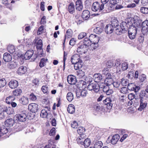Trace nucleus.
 Masks as SVG:
<instances>
[{"instance_id": "a878e982", "label": "nucleus", "mask_w": 148, "mask_h": 148, "mask_svg": "<svg viewBox=\"0 0 148 148\" xmlns=\"http://www.w3.org/2000/svg\"><path fill=\"white\" fill-rule=\"evenodd\" d=\"M93 79L96 82H99L102 79V76L99 73L95 74L93 76Z\"/></svg>"}, {"instance_id": "774afa93", "label": "nucleus", "mask_w": 148, "mask_h": 148, "mask_svg": "<svg viewBox=\"0 0 148 148\" xmlns=\"http://www.w3.org/2000/svg\"><path fill=\"white\" fill-rule=\"evenodd\" d=\"M128 34L129 37L130 39H133L135 38L136 35V33L128 32Z\"/></svg>"}, {"instance_id": "680f3d73", "label": "nucleus", "mask_w": 148, "mask_h": 148, "mask_svg": "<svg viewBox=\"0 0 148 148\" xmlns=\"http://www.w3.org/2000/svg\"><path fill=\"white\" fill-rule=\"evenodd\" d=\"M128 68V65L127 63L124 62L121 65V69L123 71H125L127 70Z\"/></svg>"}, {"instance_id": "c756f323", "label": "nucleus", "mask_w": 148, "mask_h": 148, "mask_svg": "<svg viewBox=\"0 0 148 148\" xmlns=\"http://www.w3.org/2000/svg\"><path fill=\"white\" fill-rule=\"evenodd\" d=\"M140 103V107L138 108V110L141 111L147 105V103L143 102V99H140L139 101Z\"/></svg>"}, {"instance_id": "de8ad7c7", "label": "nucleus", "mask_w": 148, "mask_h": 148, "mask_svg": "<svg viewBox=\"0 0 148 148\" xmlns=\"http://www.w3.org/2000/svg\"><path fill=\"white\" fill-rule=\"evenodd\" d=\"M112 85L114 88L119 89L121 87V84L120 82H113Z\"/></svg>"}, {"instance_id": "4be33fe9", "label": "nucleus", "mask_w": 148, "mask_h": 148, "mask_svg": "<svg viewBox=\"0 0 148 148\" xmlns=\"http://www.w3.org/2000/svg\"><path fill=\"white\" fill-rule=\"evenodd\" d=\"M113 82V79L112 78V75L111 77H106L104 81L105 84L108 86H110L112 85Z\"/></svg>"}, {"instance_id": "49530a36", "label": "nucleus", "mask_w": 148, "mask_h": 148, "mask_svg": "<svg viewBox=\"0 0 148 148\" xmlns=\"http://www.w3.org/2000/svg\"><path fill=\"white\" fill-rule=\"evenodd\" d=\"M42 46V41L41 39L39 40L36 43V46L37 49L40 50Z\"/></svg>"}, {"instance_id": "dca6fc26", "label": "nucleus", "mask_w": 148, "mask_h": 148, "mask_svg": "<svg viewBox=\"0 0 148 148\" xmlns=\"http://www.w3.org/2000/svg\"><path fill=\"white\" fill-rule=\"evenodd\" d=\"M89 37L91 43H98L99 40V37L95 34H92Z\"/></svg>"}, {"instance_id": "a18cd8bd", "label": "nucleus", "mask_w": 148, "mask_h": 148, "mask_svg": "<svg viewBox=\"0 0 148 148\" xmlns=\"http://www.w3.org/2000/svg\"><path fill=\"white\" fill-rule=\"evenodd\" d=\"M109 86L105 85V84L102 83L101 84L100 86V88H103V90L104 92H106L109 89H110Z\"/></svg>"}, {"instance_id": "7ed1b4c3", "label": "nucleus", "mask_w": 148, "mask_h": 148, "mask_svg": "<svg viewBox=\"0 0 148 148\" xmlns=\"http://www.w3.org/2000/svg\"><path fill=\"white\" fill-rule=\"evenodd\" d=\"M141 32L143 35H146L148 32V20H146L142 23Z\"/></svg>"}, {"instance_id": "423d86ee", "label": "nucleus", "mask_w": 148, "mask_h": 148, "mask_svg": "<svg viewBox=\"0 0 148 148\" xmlns=\"http://www.w3.org/2000/svg\"><path fill=\"white\" fill-rule=\"evenodd\" d=\"M127 88L129 90L134 91L135 92H137L140 90V88L136 85L134 83H130L128 84Z\"/></svg>"}, {"instance_id": "7c9ffc66", "label": "nucleus", "mask_w": 148, "mask_h": 148, "mask_svg": "<svg viewBox=\"0 0 148 148\" xmlns=\"http://www.w3.org/2000/svg\"><path fill=\"white\" fill-rule=\"evenodd\" d=\"M8 132V129L5 126L0 127V136L6 134Z\"/></svg>"}, {"instance_id": "0e129e2a", "label": "nucleus", "mask_w": 148, "mask_h": 148, "mask_svg": "<svg viewBox=\"0 0 148 148\" xmlns=\"http://www.w3.org/2000/svg\"><path fill=\"white\" fill-rule=\"evenodd\" d=\"M98 46V43H94L93 42H92L89 45L92 50L96 48Z\"/></svg>"}, {"instance_id": "a211bd4d", "label": "nucleus", "mask_w": 148, "mask_h": 148, "mask_svg": "<svg viewBox=\"0 0 148 148\" xmlns=\"http://www.w3.org/2000/svg\"><path fill=\"white\" fill-rule=\"evenodd\" d=\"M90 16V13L87 10L83 11L82 14V17L84 20L88 19Z\"/></svg>"}, {"instance_id": "bf43d9fd", "label": "nucleus", "mask_w": 148, "mask_h": 148, "mask_svg": "<svg viewBox=\"0 0 148 148\" xmlns=\"http://www.w3.org/2000/svg\"><path fill=\"white\" fill-rule=\"evenodd\" d=\"M6 84V82L4 78L0 79V88H2Z\"/></svg>"}, {"instance_id": "a19ab883", "label": "nucleus", "mask_w": 148, "mask_h": 148, "mask_svg": "<svg viewBox=\"0 0 148 148\" xmlns=\"http://www.w3.org/2000/svg\"><path fill=\"white\" fill-rule=\"evenodd\" d=\"M91 143V140L89 138H87L84 140L82 145H84L86 148L89 146Z\"/></svg>"}, {"instance_id": "6e6552de", "label": "nucleus", "mask_w": 148, "mask_h": 148, "mask_svg": "<svg viewBox=\"0 0 148 148\" xmlns=\"http://www.w3.org/2000/svg\"><path fill=\"white\" fill-rule=\"evenodd\" d=\"M88 48L84 45H82L78 47L77 49V52L80 54H82L86 53Z\"/></svg>"}, {"instance_id": "c9c22d12", "label": "nucleus", "mask_w": 148, "mask_h": 148, "mask_svg": "<svg viewBox=\"0 0 148 148\" xmlns=\"http://www.w3.org/2000/svg\"><path fill=\"white\" fill-rule=\"evenodd\" d=\"M141 23V21L140 20H135V21L134 22V23L132 22V25L136 27L138 29V28L140 27V24Z\"/></svg>"}, {"instance_id": "1a4fd4ad", "label": "nucleus", "mask_w": 148, "mask_h": 148, "mask_svg": "<svg viewBox=\"0 0 148 148\" xmlns=\"http://www.w3.org/2000/svg\"><path fill=\"white\" fill-rule=\"evenodd\" d=\"M19 66L18 62L16 61H12L7 63V67L9 69H16Z\"/></svg>"}, {"instance_id": "3c124183", "label": "nucleus", "mask_w": 148, "mask_h": 148, "mask_svg": "<svg viewBox=\"0 0 148 148\" xmlns=\"http://www.w3.org/2000/svg\"><path fill=\"white\" fill-rule=\"evenodd\" d=\"M102 145V142L101 141H99L95 143L94 147L95 148H101Z\"/></svg>"}, {"instance_id": "f257e3e1", "label": "nucleus", "mask_w": 148, "mask_h": 148, "mask_svg": "<svg viewBox=\"0 0 148 148\" xmlns=\"http://www.w3.org/2000/svg\"><path fill=\"white\" fill-rule=\"evenodd\" d=\"M126 21L122 22L120 25L123 33H125L127 30L128 28V26H130L132 25V21L130 19H127Z\"/></svg>"}, {"instance_id": "20e7f679", "label": "nucleus", "mask_w": 148, "mask_h": 148, "mask_svg": "<svg viewBox=\"0 0 148 148\" xmlns=\"http://www.w3.org/2000/svg\"><path fill=\"white\" fill-rule=\"evenodd\" d=\"M100 86L97 84L92 83L88 85L87 88L89 90H93L95 92H97L99 90Z\"/></svg>"}, {"instance_id": "09e8293b", "label": "nucleus", "mask_w": 148, "mask_h": 148, "mask_svg": "<svg viewBox=\"0 0 148 148\" xmlns=\"http://www.w3.org/2000/svg\"><path fill=\"white\" fill-rule=\"evenodd\" d=\"M102 31V28L99 27H97L94 29V32L96 34H99L101 33Z\"/></svg>"}, {"instance_id": "f3484780", "label": "nucleus", "mask_w": 148, "mask_h": 148, "mask_svg": "<svg viewBox=\"0 0 148 148\" xmlns=\"http://www.w3.org/2000/svg\"><path fill=\"white\" fill-rule=\"evenodd\" d=\"M67 80L68 83L71 85L75 84L76 83L75 77L72 75H69L67 78Z\"/></svg>"}, {"instance_id": "5701e85b", "label": "nucleus", "mask_w": 148, "mask_h": 148, "mask_svg": "<svg viewBox=\"0 0 148 148\" xmlns=\"http://www.w3.org/2000/svg\"><path fill=\"white\" fill-rule=\"evenodd\" d=\"M14 122V120L12 118H10L7 119L5 121V123L6 126L11 127L13 125Z\"/></svg>"}, {"instance_id": "393cba45", "label": "nucleus", "mask_w": 148, "mask_h": 148, "mask_svg": "<svg viewBox=\"0 0 148 148\" xmlns=\"http://www.w3.org/2000/svg\"><path fill=\"white\" fill-rule=\"evenodd\" d=\"M3 111L6 112L8 114H12L13 112V109L10 107L7 108L6 107H4L2 109Z\"/></svg>"}, {"instance_id": "603ef678", "label": "nucleus", "mask_w": 148, "mask_h": 148, "mask_svg": "<svg viewBox=\"0 0 148 148\" xmlns=\"http://www.w3.org/2000/svg\"><path fill=\"white\" fill-rule=\"evenodd\" d=\"M77 140L78 144L83 145L84 140V138H83L82 135L80 136L79 137L77 138Z\"/></svg>"}, {"instance_id": "473e14b6", "label": "nucleus", "mask_w": 148, "mask_h": 148, "mask_svg": "<svg viewBox=\"0 0 148 148\" xmlns=\"http://www.w3.org/2000/svg\"><path fill=\"white\" fill-rule=\"evenodd\" d=\"M83 65V62L81 60V61L76 63L74 64V68L75 70H78L81 69Z\"/></svg>"}, {"instance_id": "052dcab7", "label": "nucleus", "mask_w": 148, "mask_h": 148, "mask_svg": "<svg viewBox=\"0 0 148 148\" xmlns=\"http://www.w3.org/2000/svg\"><path fill=\"white\" fill-rule=\"evenodd\" d=\"M41 89L43 92L45 94H47L48 93V87L47 86H42Z\"/></svg>"}, {"instance_id": "cd10ccee", "label": "nucleus", "mask_w": 148, "mask_h": 148, "mask_svg": "<svg viewBox=\"0 0 148 148\" xmlns=\"http://www.w3.org/2000/svg\"><path fill=\"white\" fill-rule=\"evenodd\" d=\"M119 137V136L117 134H115L113 136L111 140L112 144H116L118 141Z\"/></svg>"}, {"instance_id": "864d4df0", "label": "nucleus", "mask_w": 148, "mask_h": 148, "mask_svg": "<svg viewBox=\"0 0 148 148\" xmlns=\"http://www.w3.org/2000/svg\"><path fill=\"white\" fill-rule=\"evenodd\" d=\"M47 60V59H45L44 58L41 59L40 62V66L41 68L43 67L45 65V63Z\"/></svg>"}, {"instance_id": "c03bdc74", "label": "nucleus", "mask_w": 148, "mask_h": 148, "mask_svg": "<svg viewBox=\"0 0 148 148\" xmlns=\"http://www.w3.org/2000/svg\"><path fill=\"white\" fill-rule=\"evenodd\" d=\"M22 93V90L21 89L17 88L15 89L13 92V95L15 96L20 95Z\"/></svg>"}, {"instance_id": "58836bf2", "label": "nucleus", "mask_w": 148, "mask_h": 148, "mask_svg": "<svg viewBox=\"0 0 148 148\" xmlns=\"http://www.w3.org/2000/svg\"><path fill=\"white\" fill-rule=\"evenodd\" d=\"M114 29L115 33L117 35H120L122 33H123L122 28L120 25L118 27H116Z\"/></svg>"}, {"instance_id": "412c9836", "label": "nucleus", "mask_w": 148, "mask_h": 148, "mask_svg": "<svg viewBox=\"0 0 148 148\" xmlns=\"http://www.w3.org/2000/svg\"><path fill=\"white\" fill-rule=\"evenodd\" d=\"M9 86L11 88H15L18 86V82L16 80H12L9 82Z\"/></svg>"}, {"instance_id": "9b49d317", "label": "nucleus", "mask_w": 148, "mask_h": 148, "mask_svg": "<svg viewBox=\"0 0 148 148\" xmlns=\"http://www.w3.org/2000/svg\"><path fill=\"white\" fill-rule=\"evenodd\" d=\"M16 117L18 120L21 122H23L26 120V114L24 112L17 114Z\"/></svg>"}, {"instance_id": "f03ea898", "label": "nucleus", "mask_w": 148, "mask_h": 148, "mask_svg": "<svg viewBox=\"0 0 148 148\" xmlns=\"http://www.w3.org/2000/svg\"><path fill=\"white\" fill-rule=\"evenodd\" d=\"M91 9L93 11L96 12L98 10L101 11L103 9V4H100L97 2H95L93 3Z\"/></svg>"}, {"instance_id": "aec40b11", "label": "nucleus", "mask_w": 148, "mask_h": 148, "mask_svg": "<svg viewBox=\"0 0 148 148\" xmlns=\"http://www.w3.org/2000/svg\"><path fill=\"white\" fill-rule=\"evenodd\" d=\"M3 59L5 62H9L11 61L12 57L8 53H5L3 54Z\"/></svg>"}, {"instance_id": "b1692460", "label": "nucleus", "mask_w": 148, "mask_h": 148, "mask_svg": "<svg viewBox=\"0 0 148 148\" xmlns=\"http://www.w3.org/2000/svg\"><path fill=\"white\" fill-rule=\"evenodd\" d=\"M76 9L79 11H81L83 8V5L80 0H78L76 2Z\"/></svg>"}, {"instance_id": "4d7b16f0", "label": "nucleus", "mask_w": 148, "mask_h": 148, "mask_svg": "<svg viewBox=\"0 0 148 148\" xmlns=\"http://www.w3.org/2000/svg\"><path fill=\"white\" fill-rule=\"evenodd\" d=\"M111 24L113 26L114 28H115L116 27H118V26H119L118 21L116 19L113 21L112 23V24Z\"/></svg>"}, {"instance_id": "8fccbe9b", "label": "nucleus", "mask_w": 148, "mask_h": 148, "mask_svg": "<svg viewBox=\"0 0 148 148\" xmlns=\"http://www.w3.org/2000/svg\"><path fill=\"white\" fill-rule=\"evenodd\" d=\"M8 50L10 53H12L15 51V47L12 45L9 46L8 47Z\"/></svg>"}, {"instance_id": "9d476101", "label": "nucleus", "mask_w": 148, "mask_h": 148, "mask_svg": "<svg viewBox=\"0 0 148 148\" xmlns=\"http://www.w3.org/2000/svg\"><path fill=\"white\" fill-rule=\"evenodd\" d=\"M50 108L49 106L45 107L41 112L40 116L42 118H47L48 115V111H50Z\"/></svg>"}, {"instance_id": "39448f33", "label": "nucleus", "mask_w": 148, "mask_h": 148, "mask_svg": "<svg viewBox=\"0 0 148 148\" xmlns=\"http://www.w3.org/2000/svg\"><path fill=\"white\" fill-rule=\"evenodd\" d=\"M28 109L30 112L35 113L39 110L38 105L35 103H31L29 105Z\"/></svg>"}, {"instance_id": "13d9d810", "label": "nucleus", "mask_w": 148, "mask_h": 148, "mask_svg": "<svg viewBox=\"0 0 148 148\" xmlns=\"http://www.w3.org/2000/svg\"><path fill=\"white\" fill-rule=\"evenodd\" d=\"M128 80L126 79L123 78L121 80V84L123 86H126L128 85Z\"/></svg>"}, {"instance_id": "69168bd1", "label": "nucleus", "mask_w": 148, "mask_h": 148, "mask_svg": "<svg viewBox=\"0 0 148 148\" xmlns=\"http://www.w3.org/2000/svg\"><path fill=\"white\" fill-rule=\"evenodd\" d=\"M29 99L32 101H35L37 98L36 96L33 93H32L29 96Z\"/></svg>"}, {"instance_id": "72a5a7b5", "label": "nucleus", "mask_w": 148, "mask_h": 148, "mask_svg": "<svg viewBox=\"0 0 148 148\" xmlns=\"http://www.w3.org/2000/svg\"><path fill=\"white\" fill-rule=\"evenodd\" d=\"M68 10L69 12L73 14L75 10V6L73 3H71L68 6Z\"/></svg>"}, {"instance_id": "f8f14e48", "label": "nucleus", "mask_w": 148, "mask_h": 148, "mask_svg": "<svg viewBox=\"0 0 148 148\" xmlns=\"http://www.w3.org/2000/svg\"><path fill=\"white\" fill-rule=\"evenodd\" d=\"M80 57L78 54H75L71 58V61L73 64H74L80 61Z\"/></svg>"}, {"instance_id": "c85d7f7f", "label": "nucleus", "mask_w": 148, "mask_h": 148, "mask_svg": "<svg viewBox=\"0 0 148 148\" xmlns=\"http://www.w3.org/2000/svg\"><path fill=\"white\" fill-rule=\"evenodd\" d=\"M20 103L24 105H26L29 103V99L24 97H23L19 99Z\"/></svg>"}, {"instance_id": "338daca9", "label": "nucleus", "mask_w": 148, "mask_h": 148, "mask_svg": "<svg viewBox=\"0 0 148 148\" xmlns=\"http://www.w3.org/2000/svg\"><path fill=\"white\" fill-rule=\"evenodd\" d=\"M86 35V34L85 32L80 33L78 36V39H81L84 37Z\"/></svg>"}, {"instance_id": "2eb2a0df", "label": "nucleus", "mask_w": 148, "mask_h": 148, "mask_svg": "<svg viewBox=\"0 0 148 148\" xmlns=\"http://www.w3.org/2000/svg\"><path fill=\"white\" fill-rule=\"evenodd\" d=\"M34 53V51L32 50H28L24 55V58L25 60L29 59L30 58H32Z\"/></svg>"}, {"instance_id": "ddd939ff", "label": "nucleus", "mask_w": 148, "mask_h": 148, "mask_svg": "<svg viewBox=\"0 0 148 148\" xmlns=\"http://www.w3.org/2000/svg\"><path fill=\"white\" fill-rule=\"evenodd\" d=\"M103 103L107 105V108L108 109H111L112 106V99L110 98H107L103 101Z\"/></svg>"}, {"instance_id": "6e6d98bb", "label": "nucleus", "mask_w": 148, "mask_h": 148, "mask_svg": "<svg viewBox=\"0 0 148 148\" xmlns=\"http://www.w3.org/2000/svg\"><path fill=\"white\" fill-rule=\"evenodd\" d=\"M140 11L141 13L144 14H148V8L145 7H142L140 8Z\"/></svg>"}, {"instance_id": "e433bc0d", "label": "nucleus", "mask_w": 148, "mask_h": 148, "mask_svg": "<svg viewBox=\"0 0 148 148\" xmlns=\"http://www.w3.org/2000/svg\"><path fill=\"white\" fill-rule=\"evenodd\" d=\"M102 74L105 75L106 77H111V74L109 73V69L108 68H105L103 69L102 71Z\"/></svg>"}, {"instance_id": "ea45409f", "label": "nucleus", "mask_w": 148, "mask_h": 148, "mask_svg": "<svg viewBox=\"0 0 148 148\" xmlns=\"http://www.w3.org/2000/svg\"><path fill=\"white\" fill-rule=\"evenodd\" d=\"M86 82L83 80L81 81L80 84L79 85V89L81 90H84L86 87Z\"/></svg>"}, {"instance_id": "0eeeda50", "label": "nucleus", "mask_w": 148, "mask_h": 148, "mask_svg": "<svg viewBox=\"0 0 148 148\" xmlns=\"http://www.w3.org/2000/svg\"><path fill=\"white\" fill-rule=\"evenodd\" d=\"M121 0H110V5L108 8V9L111 10H114L115 6L116 4L121 3Z\"/></svg>"}, {"instance_id": "e2e57ef3", "label": "nucleus", "mask_w": 148, "mask_h": 148, "mask_svg": "<svg viewBox=\"0 0 148 148\" xmlns=\"http://www.w3.org/2000/svg\"><path fill=\"white\" fill-rule=\"evenodd\" d=\"M146 93V91L145 90L141 91L139 94L140 99H143L144 97L145 96Z\"/></svg>"}, {"instance_id": "f704fd0d", "label": "nucleus", "mask_w": 148, "mask_h": 148, "mask_svg": "<svg viewBox=\"0 0 148 148\" xmlns=\"http://www.w3.org/2000/svg\"><path fill=\"white\" fill-rule=\"evenodd\" d=\"M68 112L71 114L73 113L75 111V106L73 104H70L67 108Z\"/></svg>"}, {"instance_id": "bb28decb", "label": "nucleus", "mask_w": 148, "mask_h": 148, "mask_svg": "<svg viewBox=\"0 0 148 148\" xmlns=\"http://www.w3.org/2000/svg\"><path fill=\"white\" fill-rule=\"evenodd\" d=\"M77 78L80 79L82 78L84 79L85 77L84 72L82 70H79L77 71Z\"/></svg>"}, {"instance_id": "4c0bfd02", "label": "nucleus", "mask_w": 148, "mask_h": 148, "mask_svg": "<svg viewBox=\"0 0 148 148\" xmlns=\"http://www.w3.org/2000/svg\"><path fill=\"white\" fill-rule=\"evenodd\" d=\"M15 99V97L13 96H10L6 98L5 102L7 104H10Z\"/></svg>"}, {"instance_id": "5fc2aeb1", "label": "nucleus", "mask_w": 148, "mask_h": 148, "mask_svg": "<svg viewBox=\"0 0 148 148\" xmlns=\"http://www.w3.org/2000/svg\"><path fill=\"white\" fill-rule=\"evenodd\" d=\"M85 132V129L84 127H79L77 130V132L81 136L82 134L84 133Z\"/></svg>"}, {"instance_id": "4468645a", "label": "nucleus", "mask_w": 148, "mask_h": 148, "mask_svg": "<svg viewBox=\"0 0 148 148\" xmlns=\"http://www.w3.org/2000/svg\"><path fill=\"white\" fill-rule=\"evenodd\" d=\"M114 27L111 24H108L106 26L105 28V32L108 34H110L113 32Z\"/></svg>"}, {"instance_id": "2f4dec72", "label": "nucleus", "mask_w": 148, "mask_h": 148, "mask_svg": "<svg viewBox=\"0 0 148 148\" xmlns=\"http://www.w3.org/2000/svg\"><path fill=\"white\" fill-rule=\"evenodd\" d=\"M137 30V28L136 27H134V26H132L131 25L129 27L127 30L128 32L136 34Z\"/></svg>"}, {"instance_id": "6ab92c4d", "label": "nucleus", "mask_w": 148, "mask_h": 148, "mask_svg": "<svg viewBox=\"0 0 148 148\" xmlns=\"http://www.w3.org/2000/svg\"><path fill=\"white\" fill-rule=\"evenodd\" d=\"M27 68L25 66H22L19 67L17 71V73L20 75L24 74L27 71Z\"/></svg>"}, {"instance_id": "37998d69", "label": "nucleus", "mask_w": 148, "mask_h": 148, "mask_svg": "<svg viewBox=\"0 0 148 148\" xmlns=\"http://www.w3.org/2000/svg\"><path fill=\"white\" fill-rule=\"evenodd\" d=\"M91 43V42L89 37V38H84V41L83 42V45H84L88 48V47Z\"/></svg>"}, {"instance_id": "79ce46f5", "label": "nucleus", "mask_w": 148, "mask_h": 148, "mask_svg": "<svg viewBox=\"0 0 148 148\" xmlns=\"http://www.w3.org/2000/svg\"><path fill=\"white\" fill-rule=\"evenodd\" d=\"M66 98L69 101H71L74 99L73 93L71 92H69L67 94Z\"/></svg>"}]
</instances>
